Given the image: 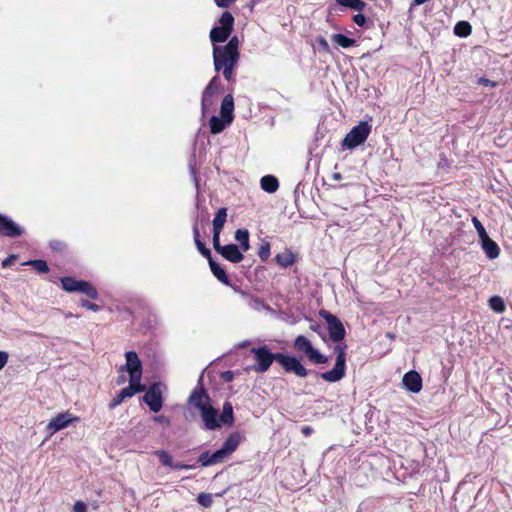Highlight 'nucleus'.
<instances>
[{
  "mask_svg": "<svg viewBox=\"0 0 512 512\" xmlns=\"http://www.w3.org/2000/svg\"><path fill=\"white\" fill-rule=\"evenodd\" d=\"M214 68L217 72L222 71L227 81L233 76V70L239 60V54H234L222 47L214 46L213 48Z\"/></svg>",
  "mask_w": 512,
  "mask_h": 512,
  "instance_id": "2",
  "label": "nucleus"
},
{
  "mask_svg": "<svg viewBox=\"0 0 512 512\" xmlns=\"http://www.w3.org/2000/svg\"><path fill=\"white\" fill-rule=\"evenodd\" d=\"M251 352L255 355V359L258 366L255 368L257 372H265L269 369L274 360H276V354H272L267 346H261L258 348H252Z\"/></svg>",
  "mask_w": 512,
  "mask_h": 512,
  "instance_id": "11",
  "label": "nucleus"
},
{
  "mask_svg": "<svg viewBox=\"0 0 512 512\" xmlns=\"http://www.w3.org/2000/svg\"><path fill=\"white\" fill-rule=\"evenodd\" d=\"M235 0H215L218 7L226 8L229 7Z\"/></svg>",
  "mask_w": 512,
  "mask_h": 512,
  "instance_id": "48",
  "label": "nucleus"
},
{
  "mask_svg": "<svg viewBox=\"0 0 512 512\" xmlns=\"http://www.w3.org/2000/svg\"><path fill=\"white\" fill-rule=\"evenodd\" d=\"M193 235H194L195 243H197V240H200L199 239L200 233H199V229L196 225L193 227Z\"/></svg>",
  "mask_w": 512,
  "mask_h": 512,
  "instance_id": "54",
  "label": "nucleus"
},
{
  "mask_svg": "<svg viewBox=\"0 0 512 512\" xmlns=\"http://www.w3.org/2000/svg\"><path fill=\"white\" fill-rule=\"evenodd\" d=\"M216 81H217V77H214V78L209 82V84L207 85V87L205 88V90H204L203 94L210 95L211 97H213V95H214V94H215V92H216V89H215Z\"/></svg>",
  "mask_w": 512,
  "mask_h": 512,
  "instance_id": "42",
  "label": "nucleus"
},
{
  "mask_svg": "<svg viewBox=\"0 0 512 512\" xmlns=\"http://www.w3.org/2000/svg\"><path fill=\"white\" fill-rule=\"evenodd\" d=\"M74 512H88L87 506L83 501H76L73 505Z\"/></svg>",
  "mask_w": 512,
  "mask_h": 512,
  "instance_id": "44",
  "label": "nucleus"
},
{
  "mask_svg": "<svg viewBox=\"0 0 512 512\" xmlns=\"http://www.w3.org/2000/svg\"><path fill=\"white\" fill-rule=\"evenodd\" d=\"M227 374H228V375H227V379H228V380H231V379H232V374H231V372H227Z\"/></svg>",
  "mask_w": 512,
  "mask_h": 512,
  "instance_id": "57",
  "label": "nucleus"
},
{
  "mask_svg": "<svg viewBox=\"0 0 512 512\" xmlns=\"http://www.w3.org/2000/svg\"><path fill=\"white\" fill-rule=\"evenodd\" d=\"M197 501L203 507H210L212 505L213 499L211 494L200 493L197 497Z\"/></svg>",
  "mask_w": 512,
  "mask_h": 512,
  "instance_id": "36",
  "label": "nucleus"
},
{
  "mask_svg": "<svg viewBox=\"0 0 512 512\" xmlns=\"http://www.w3.org/2000/svg\"><path fill=\"white\" fill-rule=\"evenodd\" d=\"M481 247L485 252L486 256L493 260L496 259L500 254V249L498 244L493 241L488 235L480 239Z\"/></svg>",
  "mask_w": 512,
  "mask_h": 512,
  "instance_id": "18",
  "label": "nucleus"
},
{
  "mask_svg": "<svg viewBox=\"0 0 512 512\" xmlns=\"http://www.w3.org/2000/svg\"><path fill=\"white\" fill-rule=\"evenodd\" d=\"M337 4L343 7H349L356 11L364 10L366 3L362 0H336Z\"/></svg>",
  "mask_w": 512,
  "mask_h": 512,
  "instance_id": "28",
  "label": "nucleus"
},
{
  "mask_svg": "<svg viewBox=\"0 0 512 512\" xmlns=\"http://www.w3.org/2000/svg\"><path fill=\"white\" fill-rule=\"evenodd\" d=\"M221 231H213V247L217 253H221L223 246L220 244Z\"/></svg>",
  "mask_w": 512,
  "mask_h": 512,
  "instance_id": "39",
  "label": "nucleus"
},
{
  "mask_svg": "<svg viewBox=\"0 0 512 512\" xmlns=\"http://www.w3.org/2000/svg\"><path fill=\"white\" fill-rule=\"evenodd\" d=\"M320 316L327 322L331 340L334 342L342 341L346 332L340 319L325 310L320 311Z\"/></svg>",
  "mask_w": 512,
  "mask_h": 512,
  "instance_id": "8",
  "label": "nucleus"
},
{
  "mask_svg": "<svg viewBox=\"0 0 512 512\" xmlns=\"http://www.w3.org/2000/svg\"><path fill=\"white\" fill-rule=\"evenodd\" d=\"M387 336L390 338V339H394V335L388 333Z\"/></svg>",
  "mask_w": 512,
  "mask_h": 512,
  "instance_id": "59",
  "label": "nucleus"
},
{
  "mask_svg": "<svg viewBox=\"0 0 512 512\" xmlns=\"http://www.w3.org/2000/svg\"><path fill=\"white\" fill-rule=\"evenodd\" d=\"M317 327H318V326H312L311 328H312L313 330H315V331H316V330H317Z\"/></svg>",
  "mask_w": 512,
  "mask_h": 512,
  "instance_id": "60",
  "label": "nucleus"
},
{
  "mask_svg": "<svg viewBox=\"0 0 512 512\" xmlns=\"http://www.w3.org/2000/svg\"><path fill=\"white\" fill-rule=\"evenodd\" d=\"M296 350L304 352L308 359L315 364H324L328 362V358L315 349L310 340L303 335H299L294 341Z\"/></svg>",
  "mask_w": 512,
  "mask_h": 512,
  "instance_id": "7",
  "label": "nucleus"
},
{
  "mask_svg": "<svg viewBox=\"0 0 512 512\" xmlns=\"http://www.w3.org/2000/svg\"><path fill=\"white\" fill-rule=\"evenodd\" d=\"M301 432L304 436H309L313 433V428L311 426H304L302 427Z\"/></svg>",
  "mask_w": 512,
  "mask_h": 512,
  "instance_id": "50",
  "label": "nucleus"
},
{
  "mask_svg": "<svg viewBox=\"0 0 512 512\" xmlns=\"http://www.w3.org/2000/svg\"><path fill=\"white\" fill-rule=\"evenodd\" d=\"M188 402L201 413L203 410L211 406V398L203 387L195 388L189 396Z\"/></svg>",
  "mask_w": 512,
  "mask_h": 512,
  "instance_id": "12",
  "label": "nucleus"
},
{
  "mask_svg": "<svg viewBox=\"0 0 512 512\" xmlns=\"http://www.w3.org/2000/svg\"><path fill=\"white\" fill-rule=\"evenodd\" d=\"M332 178H333L334 180H336V181H339V180H341L342 175H341L340 173H338V172H337V173H334V174H333Z\"/></svg>",
  "mask_w": 512,
  "mask_h": 512,
  "instance_id": "56",
  "label": "nucleus"
},
{
  "mask_svg": "<svg viewBox=\"0 0 512 512\" xmlns=\"http://www.w3.org/2000/svg\"><path fill=\"white\" fill-rule=\"evenodd\" d=\"M481 81H482L483 83H485V84H489V83H491V82H490L489 80H487V79H481Z\"/></svg>",
  "mask_w": 512,
  "mask_h": 512,
  "instance_id": "58",
  "label": "nucleus"
},
{
  "mask_svg": "<svg viewBox=\"0 0 512 512\" xmlns=\"http://www.w3.org/2000/svg\"><path fill=\"white\" fill-rule=\"evenodd\" d=\"M260 184L261 188L268 193H274L279 187L277 178L272 175L263 176L261 178Z\"/></svg>",
  "mask_w": 512,
  "mask_h": 512,
  "instance_id": "23",
  "label": "nucleus"
},
{
  "mask_svg": "<svg viewBox=\"0 0 512 512\" xmlns=\"http://www.w3.org/2000/svg\"><path fill=\"white\" fill-rule=\"evenodd\" d=\"M235 239L239 242L241 249L246 252L249 250V232L246 229H238L235 232Z\"/></svg>",
  "mask_w": 512,
  "mask_h": 512,
  "instance_id": "26",
  "label": "nucleus"
},
{
  "mask_svg": "<svg viewBox=\"0 0 512 512\" xmlns=\"http://www.w3.org/2000/svg\"><path fill=\"white\" fill-rule=\"evenodd\" d=\"M218 422L221 425L232 426L234 423L233 407L230 402H225Z\"/></svg>",
  "mask_w": 512,
  "mask_h": 512,
  "instance_id": "20",
  "label": "nucleus"
},
{
  "mask_svg": "<svg viewBox=\"0 0 512 512\" xmlns=\"http://www.w3.org/2000/svg\"><path fill=\"white\" fill-rule=\"evenodd\" d=\"M346 348L347 346L344 343L335 347L334 351L336 352L337 357L334 368L320 374V377L326 382L335 383L340 381L345 376Z\"/></svg>",
  "mask_w": 512,
  "mask_h": 512,
  "instance_id": "3",
  "label": "nucleus"
},
{
  "mask_svg": "<svg viewBox=\"0 0 512 512\" xmlns=\"http://www.w3.org/2000/svg\"><path fill=\"white\" fill-rule=\"evenodd\" d=\"M141 377V361L135 352L130 351V397L137 393L145 392L141 398L142 401L152 412L157 413L163 407L164 385L161 382H155L146 389V385L141 384Z\"/></svg>",
  "mask_w": 512,
  "mask_h": 512,
  "instance_id": "1",
  "label": "nucleus"
},
{
  "mask_svg": "<svg viewBox=\"0 0 512 512\" xmlns=\"http://www.w3.org/2000/svg\"><path fill=\"white\" fill-rule=\"evenodd\" d=\"M319 44L322 46V48L326 51L329 50V45H328V42L325 38L323 37H320L319 40H318Z\"/></svg>",
  "mask_w": 512,
  "mask_h": 512,
  "instance_id": "52",
  "label": "nucleus"
},
{
  "mask_svg": "<svg viewBox=\"0 0 512 512\" xmlns=\"http://www.w3.org/2000/svg\"><path fill=\"white\" fill-rule=\"evenodd\" d=\"M158 458H159V461L164 465V466H168V467H171L173 466V457L172 455L165 451V450H160L158 452H156Z\"/></svg>",
  "mask_w": 512,
  "mask_h": 512,
  "instance_id": "34",
  "label": "nucleus"
},
{
  "mask_svg": "<svg viewBox=\"0 0 512 512\" xmlns=\"http://www.w3.org/2000/svg\"><path fill=\"white\" fill-rule=\"evenodd\" d=\"M16 259H17V256L14 254H11L10 256H8L6 259L3 260L2 267L3 268L10 267Z\"/></svg>",
  "mask_w": 512,
  "mask_h": 512,
  "instance_id": "45",
  "label": "nucleus"
},
{
  "mask_svg": "<svg viewBox=\"0 0 512 512\" xmlns=\"http://www.w3.org/2000/svg\"><path fill=\"white\" fill-rule=\"evenodd\" d=\"M472 223H473L480 239H482L483 237L488 235L484 226L482 225V223L479 221V219L477 217L472 218Z\"/></svg>",
  "mask_w": 512,
  "mask_h": 512,
  "instance_id": "38",
  "label": "nucleus"
},
{
  "mask_svg": "<svg viewBox=\"0 0 512 512\" xmlns=\"http://www.w3.org/2000/svg\"><path fill=\"white\" fill-rule=\"evenodd\" d=\"M80 305H81V307L86 308L88 310H92V311H99L100 310V306L99 305H97L95 303H92V302H90L88 300H85V299H82L80 301Z\"/></svg>",
  "mask_w": 512,
  "mask_h": 512,
  "instance_id": "43",
  "label": "nucleus"
},
{
  "mask_svg": "<svg viewBox=\"0 0 512 512\" xmlns=\"http://www.w3.org/2000/svg\"><path fill=\"white\" fill-rule=\"evenodd\" d=\"M234 101L231 94H227L221 103V117L226 119V122L233 120Z\"/></svg>",
  "mask_w": 512,
  "mask_h": 512,
  "instance_id": "19",
  "label": "nucleus"
},
{
  "mask_svg": "<svg viewBox=\"0 0 512 512\" xmlns=\"http://www.w3.org/2000/svg\"><path fill=\"white\" fill-rule=\"evenodd\" d=\"M124 357L126 359V363L121 366L120 371L123 372L125 369L128 370V351L124 352Z\"/></svg>",
  "mask_w": 512,
  "mask_h": 512,
  "instance_id": "53",
  "label": "nucleus"
},
{
  "mask_svg": "<svg viewBox=\"0 0 512 512\" xmlns=\"http://www.w3.org/2000/svg\"><path fill=\"white\" fill-rule=\"evenodd\" d=\"M154 420L156 422H158V423H162V424H165V425H169V423H170L169 419L166 416H163V415L154 417Z\"/></svg>",
  "mask_w": 512,
  "mask_h": 512,
  "instance_id": "49",
  "label": "nucleus"
},
{
  "mask_svg": "<svg viewBox=\"0 0 512 512\" xmlns=\"http://www.w3.org/2000/svg\"><path fill=\"white\" fill-rule=\"evenodd\" d=\"M276 361L282 365L285 371L294 372L299 377H305L308 374L307 369L293 356L276 353Z\"/></svg>",
  "mask_w": 512,
  "mask_h": 512,
  "instance_id": "10",
  "label": "nucleus"
},
{
  "mask_svg": "<svg viewBox=\"0 0 512 512\" xmlns=\"http://www.w3.org/2000/svg\"><path fill=\"white\" fill-rule=\"evenodd\" d=\"M127 397H128V386L122 388L121 391L119 392V394L111 400V402L109 403V408L110 409L115 408L120 403H122Z\"/></svg>",
  "mask_w": 512,
  "mask_h": 512,
  "instance_id": "33",
  "label": "nucleus"
},
{
  "mask_svg": "<svg viewBox=\"0 0 512 512\" xmlns=\"http://www.w3.org/2000/svg\"><path fill=\"white\" fill-rule=\"evenodd\" d=\"M471 25L466 21L458 22L454 27V33L460 37H466L471 34Z\"/></svg>",
  "mask_w": 512,
  "mask_h": 512,
  "instance_id": "30",
  "label": "nucleus"
},
{
  "mask_svg": "<svg viewBox=\"0 0 512 512\" xmlns=\"http://www.w3.org/2000/svg\"><path fill=\"white\" fill-rule=\"evenodd\" d=\"M126 381L125 376L123 374L119 375L115 381L117 385H121Z\"/></svg>",
  "mask_w": 512,
  "mask_h": 512,
  "instance_id": "55",
  "label": "nucleus"
},
{
  "mask_svg": "<svg viewBox=\"0 0 512 512\" xmlns=\"http://www.w3.org/2000/svg\"><path fill=\"white\" fill-rule=\"evenodd\" d=\"M219 23L220 26L214 27L210 31V39L213 43L225 42L229 38L233 30L234 17L226 11L221 15Z\"/></svg>",
  "mask_w": 512,
  "mask_h": 512,
  "instance_id": "6",
  "label": "nucleus"
},
{
  "mask_svg": "<svg viewBox=\"0 0 512 512\" xmlns=\"http://www.w3.org/2000/svg\"><path fill=\"white\" fill-rule=\"evenodd\" d=\"M77 421H79V417L73 416L68 411L57 414L46 426L48 436H53L58 431L67 428Z\"/></svg>",
  "mask_w": 512,
  "mask_h": 512,
  "instance_id": "9",
  "label": "nucleus"
},
{
  "mask_svg": "<svg viewBox=\"0 0 512 512\" xmlns=\"http://www.w3.org/2000/svg\"><path fill=\"white\" fill-rule=\"evenodd\" d=\"M238 46H239V40H238V37L237 36H233L229 42L223 46L222 48H224L225 50H228L234 54H239V51H238Z\"/></svg>",
  "mask_w": 512,
  "mask_h": 512,
  "instance_id": "35",
  "label": "nucleus"
},
{
  "mask_svg": "<svg viewBox=\"0 0 512 512\" xmlns=\"http://www.w3.org/2000/svg\"><path fill=\"white\" fill-rule=\"evenodd\" d=\"M23 265H29L33 267L38 273H48L49 272V266L45 260L42 259H35V260H29Z\"/></svg>",
  "mask_w": 512,
  "mask_h": 512,
  "instance_id": "29",
  "label": "nucleus"
},
{
  "mask_svg": "<svg viewBox=\"0 0 512 512\" xmlns=\"http://www.w3.org/2000/svg\"><path fill=\"white\" fill-rule=\"evenodd\" d=\"M220 255L232 263H239L244 258L243 253L235 244L224 245Z\"/></svg>",
  "mask_w": 512,
  "mask_h": 512,
  "instance_id": "17",
  "label": "nucleus"
},
{
  "mask_svg": "<svg viewBox=\"0 0 512 512\" xmlns=\"http://www.w3.org/2000/svg\"><path fill=\"white\" fill-rule=\"evenodd\" d=\"M371 132V125L366 121L360 122L353 127L342 141V146L347 149H354L363 144Z\"/></svg>",
  "mask_w": 512,
  "mask_h": 512,
  "instance_id": "4",
  "label": "nucleus"
},
{
  "mask_svg": "<svg viewBox=\"0 0 512 512\" xmlns=\"http://www.w3.org/2000/svg\"><path fill=\"white\" fill-rule=\"evenodd\" d=\"M227 218V209L225 207L220 208L213 219V231H221L224 227Z\"/></svg>",
  "mask_w": 512,
  "mask_h": 512,
  "instance_id": "24",
  "label": "nucleus"
},
{
  "mask_svg": "<svg viewBox=\"0 0 512 512\" xmlns=\"http://www.w3.org/2000/svg\"><path fill=\"white\" fill-rule=\"evenodd\" d=\"M240 442L241 435L238 432H234L228 436L222 447L217 450V452L221 454L223 461L237 449Z\"/></svg>",
  "mask_w": 512,
  "mask_h": 512,
  "instance_id": "15",
  "label": "nucleus"
},
{
  "mask_svg": "<svg viewBox=\"0 0 512 512\" xmlns=\"http://www.w3.org/2000/svg\"><path fill=\"white\" fill-rule=\"evenodd\" d=\"M489 307L496 313H503L506 309L503 298L493 296L489 299Z\"/></svg>",
  "mask_w": 512,
  "mask_h": 512,
  "instance_id": "31",
  "label": "nucleus"
},
{
  "mask_svg": "<svg viewBox=\"0 0 512 512\" xmlns=\"http://www.w3.org/2000/svg\"><path fill=\"white\" fill-rule=\"evenodd\" d=\"M209 262V266H210V269L213 273V275L220 281L222 282L223 284L225 285H230V279L229 277L227 276L225 270L218 264L216 263L213 258H210V261Z\"/></svg>",
  "mask_w": 512,
  "mask_h": 512,
  "instance_id": "22",
  "label": "nucleus"
},
{
  "mask_svg": "<svg viewBox=\"0 0 512 512\" xmlns=\"http://www.w3.org/2000/svg\"><path fill=\"white\" fill-rule=\"evenodd\" d=\"M353 21L358 26H363L366 23V17L363 14H356Z\"/></svg>",
  "mask_w": 512,
  "mask_h": 512,
  "instance_id": "46",
  "label": "nucleus"
},
{
  "mask_svg": "<svg viewBox=\"0 0 512 512\" xmlns=\"http://www.w3.org/2000/svg\"><path fill=\"white\" fill-rule=\"evenodd\" d=\"M23 234V229L7 216L0 214V235L5 237H18Z\"/></svg>",
  "mask_w": 512,
  "mask_h": 512,
  "instance_id": "13",
  "label": "nucleus"
},
{
  "mask_svg": "<svg viewBox=\"0 0 512 512\" xmlns=\"http://www.w3.org/2000/svg\"><path fill=\"white\" fill-rule=\"evenodd\" d=\"M258 255L262 261H266L270 256V243H263L258 251Z\"/></svg>",
  "mask_w": 512,
  "mask_h": 512,
  "instance_id": "37",
  "label": "nucleus"
},
{
  "mask_svg": "<svg viewBox=\"0 0 512 512\" xmlns=\"http://www.w3.org/2000/svg\"><path fill=\"white\" fill-rule=\"evenodd\" d=\"M61 284L66 292H81L92 300L98 298L97 289L88 281L76 280L73 277L67 276L61 278Z\"/></svg>",
  "mask_w": 512,
  "mask_h": 512,
  "instance_id": "5",
  "label": "nucleus"
},
{
  "mask_svg": "<svg viewBox=\"0 0 512 512\" xmlns=\"http://www.w3.org/2000/svg\"><path fill=\"white\" fill-rule=\"evenodd\" d=\"M9 355L5 351H0V370L7 364Z\"/></svg>",
  "mask_w": 512,
  "mask_h": 512,
  "instance_id": "47",
  "label": "nucleus"
},
{
  "mask_svg": "<svg viewBox=\"0 0 512 512\" xmlns=\"http://www.w3.org/2000/svg\"><path fill=\"white\" fill-rule=\"evenodd\" d=\"M404 388L412 393H418L422 389V378L417 371L411 370L402 378Z\"/></svg>",
  "mask_w": 512,
  "mask_h": 512,
  "instance_id": "14",
  "label": "nucleus"
},
{
  "mask_svg": "<svg viewBox=\"0 0 512 512\" xmlns=\"http://www.w3.org/2000/svg\"><path fill=\"white\" fill-rule=\"evenodd\" d=\"M275 260L282 267H288L295 262V257L290 251H285L277 254Z\"/></svg>",
  "mask_w": 512,
  "mask_h": 512,
  "instance_id": "27",
  "label": "nucleus"
},
{
  "mask_svg": "<svg viewBox=\"0 0 512 512\" xmlns=\"http://www.w3.org/2000/svg\"><path fill=\"white\" fill-rule=\"evenodd\" d=\"M199 463L203 467L211 466L214 464H218L223 462L221 458V454L215 451L214 453L210 454L208 451L203 452L198 459Z\"/></svg>",
  "mask_w": 512,
  "mask_h": 512,
  "instance_id": "21",
  "label": "nucleus"
},
{
  "mask_svg": "<svg viewBox=\"0 0 512 512\" xmlns=\"http://www.w3.org/2000/svg\"><path fill=\"white\" fill-rule=\"evenodd\" d=\"M200 415L206 429L215 430L221 427L217 419L218 411L212 405L203 410Z\"/></svg>",
  "mask_w": 512,
  "mask_h": 512,
  "instance_id": "16",
  "label": "nucleus"
},
{
  "mask_svg": "<svg viewBox=\"0 0 512 512\" xmlns=\"http://www.w3.org/2000/svg\"><path fill=\"white\" fill-rule=\"evenodd\" d=\"M231 122H226V119L224 118H218L217 116H212L210 119V131L212 134H218L222 132L226 125L230 124Z\"/></svg>",
  "mask_w": 512,
  "mask_h": 512,
  "instance_id": "25",
  "label": "nucleus"
},
{
  "mask_svg": "<svg viewBox=\"0 0 512 512\" xmlns=\"http://www.w3.org/2000/svg\"><path fill=\"white\" fill-rule=\"evenodd\" d=\"M332 40L342 48H349L355 44V40L344 34H334Z\"/></svg>",
  "mask_w": 512,
  "mask_h": 512,
  "instance_id": "32",
  "label": "nucleus"
},
{
  "mask_svg": "<svg viewBox=\"0 0 512 512\" xmlns=\"http://www.w3.org/2000/svg\"><path fill=\"white\" fill-rule=\"evenodd\" d=\"M199 252L210 261V258H212L211 251L208 249L200 240H197V243H195Z\"/></svg>",
  "mask_w": 512,
  "mask_h": 512,
  "instance_id": "40",
  "label": "nucleus"
},
{
  "mask_svg": "<svg viewBox=\"0 0 512 512\" xmlns=\"http://www.w3.org/2000/svg\"><path fill=\"white\" fill-rule=\"evenodd\" d=\"M213 97L210 95H202V112L205 113L213 105Z\"/></svg>",
  "mask_w": 512,
  "mask_h": 512,
  "instance_id": "41",
  "label": "nucleus"
},
{
  "mask_svg": "<svg viewBox=\"0 0 512 512\" xmlns=\"http://www.w3.org/2000/svg\"><path fill=\"white\" fill-rule=\"evenodd\" d=\"M192 466L190 465H186V464H180V463H176L174 464L173 463V466H171V468L173 469H177V470H181V469H189L191 468Z\"/></svg>",
  "mask_w": 512,
  "mask_h": 512,
  "instance_id": "51",
  "label": "nucleus"
}]
</instances>
